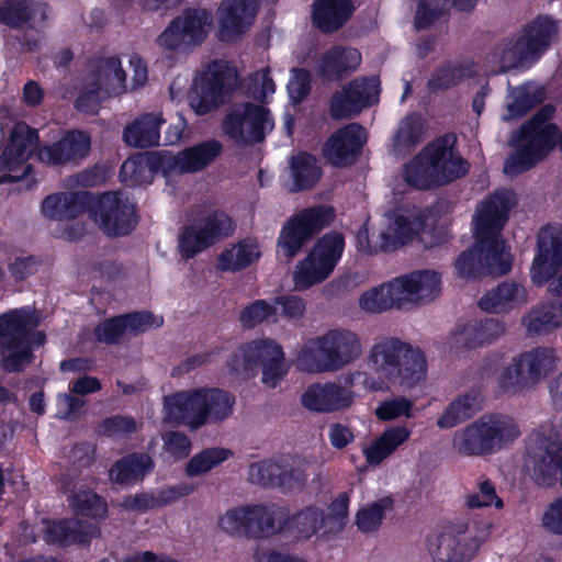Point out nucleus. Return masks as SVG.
Instances as JSON below:
<instances>
[{"mask_svg":"<svg viewBox=\"0 0 562 562\" xmlns=\"http://www.w3.org/2000/svg\"><path fill=\"white\" fill-rule=\"evenodd\" d=\"M92 220L109 236L127 235L137 222L135 205L120 192L104 193L94 205Z\"/></svg>","mask_w":562,"mask_h":562,"instance_id":"412c9836","label":"nucleus"},{"mask_svg":"<svg viewBox=\"0 0 562 562\" xmlns=\"http://www.w3.org/2000/svg\"><path fill=\"white\" fill-rule=\"evenodd\" d=\"M177 21L189 45L203 41L211 29V15L204 10L188 12Z\"/></svg>","mask_w":562,"mask_h":562,"instance_id":"864d4df0","label":"nucleus"},{"mask_svg":"<svg viewBox=\"0 0 562 562\" xmlns=\"http://www.w3.org/2000/svg\"><path fill=\"white\" fill-rule=\"evenodd\" d=\"M270 111L262 104L237 102L231 104L221 122L223 134L240 146H250L262 142L273 130Z\"/></svg>","mask_w":562,"mask_h":562,"instance_id":"f8f14e48","label":"nucleus"},{"mask_svg":"<svg viewBox=\"0 0 562 562\" xmlns=\"http://www.w3.org/2000/svg\"><path fill=\"white\" fill-rule=\"evenodd\" d=\"M397 301L423 304L434 301L441 292V276L432 270L415 271L394 279Z\"/></svg>","mask_w":562,"mask_h":562,"instance_id":"b1692460","label":"nucleus"},{"mask_svg":"<svg viewBox=\"0 0 562 562\" xmlns=\"http://www.w3.org/2000/svg\"><path fill=\"white\" fill-rule=\"evenodd\" d=\"M290 172L296 190L312 187L319 180L322 175L316 159L306 153H300L292 157Z\"/></svg>","mask_w":562,"mask_h":562,"instance_id":"8fccbe9b","label":"nucleus"},{"mask_svg":"<svg viewBox=\"0 0 562 562\" xmlns=\"http://www.w3.org/2000/svg\"><path fill=\"white\" fill-rule=\"evenodd\" d=\"M541 525L548 532L562 536V495L546 507L541 516Z\"/></svg>","mask_w":562,"mask_h":562,"instance_id":"774afa93","label":"nucleus"},{"mask_svg":"<svg viewBox=\"0 0 562 562\" xmlns=\"http://www.w3.org/2000/svg\"><path fill=\"white\" fill-rule=\"evenodd\" d=\"M369 373L363 380L368 391H387L391 385L411 390L426 378L427 364L422 351L396 338L375 342L367 357Z\"/></svg>","mask_w":562,"mask_h":562,"instance_id":"f03ea898","label":"nucleus"},{"mask_svg":"<svg viewBox=\"0 0 562 562\" xmlns=\"http://www.w3.org/2000/svg\"><path fill=\"white\" fill-rule=\"evenodd\" d=\"M361 338L348 329H330L307 341L296 358L299 370L307 373L337 372L362 355Z\"/></svg>","mask_w":562,"mask_h":562,"instance_id":"7ed1b4c3","label":"nucleus"},{"mask_svg":"<svg viewBox=\"0 0 562 562\" xmlns=\"http://www.w3.org/2000/svg\"><path fill=\"white\" fill-rule=\"evenodd\" d=\"M149 171L143 158L132 157L126 159L122 167L120 177L127 186H137L147 182L146 173Z\"/></svg>","mask_w":562,"mask_h":562,"instance_id":"69168bd1","label":"nucleus"},{"mask_svg":"<svg viewBox=\"0 0 562 562\" xmlns=\"http://www.w3.org/2000/svg\"><path fill=\"white\" fill-rule=\"evenodd\" d=\"M333 218L334 211L329 206L322 205L299 212L283 225L277 241L279 251L288 259H292L304 244Z\"/></svg>","mask_w":562,"mask_h":562,"instance_id":"6ab92c4d","label":"nucleus"},{"mask_svg":"<svg viewBox=\"0 0 562 562\" xmlns=\"http://www.w3.org/2000/svg\"><path fill=\"white\" fill-rule=\"evenodd\" d=\"M36 326L37 319L27 308L0 315V350L5 370H20L31 361L27 336Z\"/></svg>","mask_w":562,"mask_h":562,"instance_id":"4468645a","label":"nucleus"},{"mask_svg":"<svg viewBox=\"0 0 562 562\" xmlns=\"http://www.w3.org/2000/svg\"><path fill=\"white\" fill-rule=\"evenodd\" d=\"M528 300L527 291L516 282H503L487 291L479 301V306L486 313H508L524 305Z\"/></svg>","mask_w":562,"mask_h":562,"instance_id":"f704fd0d","label":"nucleus"},{"mask_svg":"<svg viewBox=\"0 0 562 562\" xmlns=\"http://www.w3.org/2000/svg\"><path fill=\"white\" fill-rule=\"evenodd\" d=\"M468 164L445 140L426 146L404 170L412 187L427 189L451 182L468 172Z\"/></svg>","mask_w":562,"mask_h":562,"instance_id":"1a4fd4ad","label":"nucleus"},{"mask_svg":"<svg viewBox=\"0 0 562 562\" xmlns=\"http://www.w3.org/2000/svg\"><path fill=\"white\" fill-rule=\"evenodd\" d=\"M425 133L424 121L419 115L411 114L400 122L393 138V150L396 154L408 151L419 143Z\"/></svg>","mask_w":562,"mask_h":562,"instance_id":"603ef678","label":"nucleus"},{"mask_svg":"<svg viewBox=\"0 0 562 562\" xmlns=\"http://www.w3.org/2000/svg\"><path fill=\"white\" fill-rule=\"evenodd\" d=\"M450 3V0H420L415 24L418 29L427 27L436 18H438Z\"/></svg>","mask_w":562,"mask_h":562,"instance_id":"338daca9","label":"nucleus"},{"mask_svg":"<svg viewBox=\"0 0 562 562\" xmlns=\"http://www.w3.org/2000/svg\"><path fill=\"white\" fill-rule=\"evenodd\" d=\"M525 465L539 485H562V420L547 422L530 434Z\"/></svg>","mask_w":562,"mask_h":562,"instance_id":"6e6552de","label":"nucleus"},{"mask_svg":"<svg viewBox=\"0 0 562 562\" xmlns=\"http://www.w3.org/2000/svg\"><path fill=\"white\" fill-rule=\"evenodd\" d=\"M46 19L43 4L27 2H8L0 7V22L8 25H21L25 22H42Z\"/></svg>","mask_w":562,"mask_h":562,"instance_id":"09e8293b","label":"nucleus"},{"mask_svg":"<svg viewBox=\"0 0 562 562\" xmlns=\"http://www.w3.org/2000/svg\"><path fill=\"white\" fill-rule=\"evenodd\" d=\"M355 393L336 382L314 383L302 394V405L316 413H334L350 408Z\"/></svg>","mask_w":562,"mask_h":562,"instance_id":"393cba45","label":"nucleus"},{"mask_svg":"<svg viewBox=\"0 0 562 562\" xmlns=\"http://www.w3.org/2000/svg\"><path fill=\"white\" fill-rule=\"evenodd\" d=\"M293 533L299 540H308L312 537H324L333 533L327 528L326 513L316 507H307L297 513L292 519Z\"/></svg>","mask_w":562,"mask_h":562,"instance_id":"79ce46f5","label":"nucleus"},{"mask_svg":"<svg viewBox=\"0 0 562 562\" xmlns=\"http://www.w3.org/2000/svg\"><path fill=\"white\" fill-rule=\"evenodd\" d=\"M391 507L389 498H382L361 508L357 513V526L362 532L376 530L382 524L384 513Z\"/></svg>","mask_w":562,"mask_h":562,"instance_id":"4d7b16f0","label":"nucleus"},{"mask_svg":"<svg viewBox=\"0 0 562 562\" xmlns=\"http://www.w3.org/2000/svg\"><path fill=\"white\" fill-rule=\"evenodd\" d=\"M71 505L81 515L101 518L106 514L105 503L97 494L91 492L75 494L71 499Z\"/></svg>","mask_w":562,"mask_h":562,"instance_id":"bf43d9fd","label":"nucleus"},{"mask_svg":"<svg viewBox=\"0 0 562 562\" xmlns=\"http://www.w3.org/2000/svg\"><path fill=\"white\" fill-rule=\"evenodd\" d=\"M412 430L404 425L386 427L380 435L364 443L361 452L369 467L376 468L389 459L398 448L405 445Z\"/></svg>","mask_w":562,"mask_h":562,"instance_id":"c85d7f7f","label":"nucleus"},{"mask_svg":"<svg viewBox=\"0 0 562 562\" xmlns=\"http://www.w3.org/2000/svg\"><path fill=\"white\" fill-rule=\"evenodd\" d=\"M37 144V133L18 122L0 153V183L19 181L31 172L29 159Z\"/></svg>","mask_w":562,"mask_h":562,"instance_id":"a211bd4d","label":"nucleus"},{"mask_svg":"<svg viewBox=\"0 0 562 562\" xmlns=\"http://www.w3.org/2000/svg\"><path fill=\"white\" fill-rule=\"evenodd\" d=\"M414 403L405 396H393L378 404L374 415L381 422H392L401 418L409 419L413 414Z\"/></svg>","mask_w":562,"mask_h":562,"instance_id":"6e6d98bb","label":"nucleus"},{"mask_svg":"<svg viewBox=\"0 0 562 562\" xmlns=\"http://www.w3.org/2000/svg\"><path fill=\"white\" fill-rule=\"evenodd\" d=\"M89 194L85 191L56 192L47 195L41 204L43 217L55 222H69L86 211Z\"/></svg>","mask_w":562,"mask_h":562,"instance_id":"c756f323","label":"nucleus"},{"mask_svg":"<svg viewBox=\"0 0 562 562\" xmlns=\"http://www.w3.org/2000/svg\"><path fill=\"white\" fill-rule=\"evenodd\" d=\"M125 79L120 59L110 57L100 61L95 71L87 78L77 108L85 113H95L103 99L126 91Z\"/></svg>","mask_w":562,"mask_h":562,"instance_id":"f3484780","label":"nucleus"},{"mask_svg":"<svg viewBox=\"0 0 562 562\" xmlns=\"http://www.w3.org/2000/svg\"><path fill=\"white\" fill-rule=\"evenodd\" d=\"M234 456L231 449L213 447L194 454L186 465V474L190 477L210 472Z\"/></svg>","mask_w":562,"mask_h":562,"instance_id":"3c124183","label":"nucleus"},{"mask_svg":"<svg viewBox=\"0 0 562 562\" xmlns=\"http://www.w3.org/2000/svg\"><path fill=\"white\" fill-rule=\"evenodd\" d=\"M154 468L148 454H130L119 460L111 469V480L120 484H130L142 480Z\"/></svg>","mask_w":562,"mask_h":562,"instance_id":"a19ab883","label":"nucleus"},{"mask_svg":"<svg viewBox=\"0 0 562 562\" xmlns=\"http://www.w3.org/2000/svg\"><path fill=\"white\" fill-rule=\"evenodd\" d=\"M361 54L350 46L335 45L324 50L316 64V71L324 78L337 80L349 76L361 64Z\"/></svg>","mask_w":562,"mask_h":562,"instance_id":"2f4dec72","label":"nucleus"},{"mask_svg":"<svg viewBox=\"0 0 562 562\" xmlns=\"http://www.w3.org/2000/svg\"><path fill=\"white\" fill-rule=\"evenodd\" d=\"M251 510L259 512V515L251 519V536H269L281 529L284 518V513L281 509L252 505Z\"/></svg>","mask_w":562,"mask_h":562,"instance_id":"5fc2aeb1","label":"nucleus"},{"mask_svg":"<svg viewBox=\"0 0 562 562\" xmlns=\"http://www.w3.org/2000/svg\"><path fill=\"white\" fill-rule=\"evenodd\" d=\"M490 536L488 522L446 524L427 536L426 552L432 562H471Z\"/></svg>","mask_w":562,"mask_h":562,"instance_id":"423d86ee","label":"nucleus"},{"mask_svg":"<svg viewBox=\"0 0 562 562\" xmlns=\"http://www.w3.org/2000/svg\"><path fill=\"white\" fill-rule=\"evenodd\" d=\"M522 324L529 334H541L562 326V304L536 307L522 318Z\"/></svg>","mask_w":562,"mask_h":562,"instance_id":"a18cd8bd","label":"nucleus"},{"mask_svg":"<svg viewBox=\"0 0 562 562\" xmlns=\"http://www.w3.org/2000/svg\"><path fill=\"white\" fill-rule=\"evenodd\" d=\"M235 397L218 389L179 392L165 397L164 419L198 429L207 422L221 423L233 414Z\"/></svg>","mask_w":562,"mask_h":562,"instance_id":"20e7f679","label":"nucleus"},{"mask_svg":"<svg viewBox=\"0 0 562 562\" xmlns=\"http://www.w3.org/2000/svg\"><path fill=\"white\" fill-rule=\"evenodd\" d=\"M533 61L516 34L504 38L485 58V66L492 74H501Z\"/></svg>","mask_w":562,"mask_h":562,"instance_id":"72a5a7b5","label":"nucleus"},{"mask_svg":"<svg viewBox=\"0 0 562 562\" xmlns=\"http://www.w3.org/2000/svg\"><path fill=\"white\" fill-rule=\"evenodd\" d=\"M349 496L346 493L339 494L329 505L326 514L327 528L333 533L340 531L348 516Z\"/></svg>","mask_w":562,"mask_h":562,"instance_id":"0e129e2a","label":"nucleus"},{"mask_svg":"<svg viewBox=\"0 0 562 562\" xmlns=\"http://www.w3.org/2000/svg\"><path fill=\"white\" fill-rule=\"evenodd\" d=\"M234 68L224 63H213L194 80L189 104L198 115L215 110L236 83Z\"/></svg>","mask_w":562,"mask_h":562,"instance_id":"dca6fc26","label":"nucleus"},{"mask_svg":"<svg viewBox=\"0 0 562 562\" xmlns=\"http://www.w3.org/2000/svg\"><path fill=\"white\" fill-rule=\"evenodd\" d=\"M252 505L239 506L226 510L218 518V528L232 537L251 536V517L258 516V510H251Z\"/></svg>","mask_w":562,"mask_h":562,"instance_id":"49530a36","label":"nucleus"},{"mask_svg":"<svg viewBox=\"0 0 562 562\" xmlns=\"http://www.w3.org/2000/svg\"><path fill=\"white\" fill-rule=\"evenodd\" d=\"M380 81L376 77L356 79L331 100V115L336 119L358 114L363 108L378 101Z\"/></svg>","mask_w":562,"mask_h":562,"instance_id":"5701e85b","label":"nucleus"},{"mask_svg":"<svg viewBox=\"0 0 562 562\" xmlns=\"http://www.w3.org/2000/svg\"><path fill=\"white\" fill-rule=\"evenodd\" d=\"M258 0H226L218 9L220 36L231 41L252 23Z\"/></svg>","mask_w":562,"mask_h":562,"instance_id":"cd10ccee","label":"nucleus"},{"mask_svg":"<svg viewBox=\"0 0 562 562\" xmlns=\"http://www.w3.org/2000/svg\"><path fill=\"white\" fill-rule=\"evenodd\" d=\"M344 246V238L340 234L324 235L313 246L308 255L294 267V288L297 291H305L326 280L340 259Z\"/></svg>","mask_w":562,"mask_h":562,"instance_id":"2eb2a0df","label":"nucleus"},{"mask_svg":"<svg viewBox=\"0 0 562 562\" xmlns=\"http://www.w3.org/2000/svg\"><path fill=\"white\" fill-rule=\"evenodd\" d=\"M393 305L401 306L394 286V280L371 288L359 297V306L367 313H382Z\"/></svg>","mask_w":562,"mask_h":562,"instance_id":"de8ad7c7","label":"nucleus"},{"mask_svg":"<svg viewBox=\"0 0 562 562\" xmlns=\"http://www.w3.org/2000/svg\"><path fill=\"white\" fill-rule=\"evenodd\" d=\"M480 396L476 392L460 395L443 411L437 420V426L442 429L457 426L474 415L480 408Z\"/></svg>","mask_w":562,"mask_h":562,"instance_id":"c03bdc74","label":"nucleus"},{"mask_svg":"<svg viewBox=\"0 0 562 562\" xmlns=\"http://www.w3.org/2000/svg\"><path fill=\"white\" fill-rule=\"evenodd\" d=\"M227 364L231 371L246 375L254 369L261 368L262 383L268 387H276L288 372L282 347L268 338L243 345Z\"/></svg>","mask_w":562,"mask_h":562,"instance_id":"9b49d317","label":"nucleus"},{"mask_svg":"<svg viewBox=\"0 0 562 562\" xmlns=\"http://www.w3.org/2000/svg\"><path fill=\"white\" fill-rule=\"evenodd\" d=\"M350 0H319L314 3L313 20L323 32L339 29L352 14Z\"/></svg>","mask_w":562,"mask_h":562,"instance_id":"58836bf2","label":"nucleus"},{"mask_svg":"<svg viewBox=\"0 0 562 562\" xmlns=\"http://www.w3.org/2000/svg\"><path fill=\"white\" fill-rule=\"evenodd\" d=\"M552 114L553 109L546 106L512 138L517 153L505 162V173L513 176L529 169L546 157L558 143L562 150V133L560 134L558 126L550 122Z\"/></svg>","mask_w":562,"mask_h":562,"instance_id":"0eeeda50","label":"nucleus"},{"mask_svg":"<svg viewBox=\"0 0 562 562\" xmlns=\"http://www.w3.org/2000/svg\"><path fill=\"white\" fill-rule=\"evenodd\" d=\"M95 535L97 528L94 526L83 527L77 520H59L46 525L44 539L48 543L69 544L86 542Z\"/></svg>","mask_w":562,"mask_h":562,"instance_id":"ea45409f","label":"nucleus"},{"mask_svg":"<svg viewBox=\"0 0 562 562\" xmlns=\"http://www.w3.org/2000/svg\"><path fill=\"white\" fill-rule=\"evenodd\" d=\"M366 142V130L356 123L349 124L327 139L323 148L324 157L334 166L350 165L356 160Z\"/></svg>","mask_w":562,"mask_h":562,"instance_id":"a878e982","label":"nucleus"},{"mask_svg":"<svg viewBox=\"0 0 562 562\" xmlns=\"http://www.w3.org/2000/svg\"><path fill=\"white\" fill-rule=\"evenodd\" d=\"M91 137L81 131L68 133L57 143L38 149V159L47 165L77 162L88 156Z\"/></svg>","mask_w":562,"mask_h":562,"instance_id":"bb28decb","label":"nucleus"},{"mask_svg":"<svg viewBox=\"0 0 562 562\" xmlns=\"http://www.w3.org/2000/svg\"><path fill=\"white\" fill-rule=\"evenodd\" d=\"M557 34L558 25L549 16H538L516 33L532 60L548 49Z\"/></svg>","mask_w":562,"mask_h":562,"instance_id":"e433bc0d","label":"nucleus"},{"mask_svg":"<svg viewBox=\"0 0 562 562\" xmlns=\"http://www.w3.org/2000/svg\"><path fill=\"white\" fill-rule=\"evenodd\" d=\"M505 333V326L497 319L486 318L458 325L450 336L454 348H476L490 344Z\"/></svg>","mask_w":562,"mask_h":562,"instance_id":"7c9ffc66","label":"nucleus"},{"mask_svg":"<svg viewBox=\"0 0 562 562\" xmlns=\"http://www.w3.org/2000/svg\"><path fill=\"white\" fill-rule=\"evenodd\" d=\"M521 435L514 418L503 414L483 415L457 431L454 449L465 456H484L513 443Z\"/></svg>","mask_w":562,"mask_h":562,"instance_id":"9d476101","label":"nucleus"},{"mask_svg":"<svg viewBox=\"0 0 562 562\" xmlns=\"http://www.w3.org/2000/svg\"><path fill=\"white\" fill-rule=\"evenodd\" d=\"M513 205L514 194L510 191L497 192L480 204L474 216L475 245L462 252L454 263L461 278L485 273L501 276L509 271L512 258L505 243L499 239V232Z\"/></svg>","mask_w":562,"mask_h":562,"instance_id":"f257e3e1","label":"nucleus"},{"mask_svg":"<svg viewBox=\"0 0 562 562\" xmlns=\"http://www.w3.org/2000/svg\"><path fill=\"white\" fill-rule=\"evenodd\" d=\"M281 464L274 461H259L252 463L248 469V479L258 485H277Z\"/></svg>","mask_w":562,"mask_h":562,"instance_id":"052dcab7","label":"nucleus"},{"mask_svg":"<svg viewBox=\"0 0 562 562\" xmlns=\"http://www.w3.org/2000/svg\"><path fill=\"white\" fill-rule=\"evenodd\" d=\"M557 366L552 349L535 348L515 357L498 375V386L504 392L518 393L543 381Z\"/></svg>","mask_w":562,"mask_h":562,"instance_id":"ddd939ff","label":"nucleus"},{"mask_svg":"<svg viewBox=\"0 0 562 562\" xmlns=\"http://www.w3.org/2000/svg\"><path fill=\"white\" fill-rule=\"evenodd\" d=\"M380 236L382 250H391L412 241L431 248L446 239V231L431 210L404 205L385 216V228Z\"/></svg>","mask_w":562,"mask_h":562,"instance_id":"39448f33","label":"nucleus"},{"mask_svg":"<svg viewBox=\"0 0 562 562\" xmlns=\"http://www.w3.org/2000/svg\"><path fill=\"white\" fill-rule=\"evenodd\" d=\"M124 319V330L126 335H136L151 328H158L162 325L161 316H156L148 312L133 313L121 316Z\"/></svg>","mask_w":562,"mask_h":562,"instance_id":"680f3d73","label":"nucleus"},{"mask_svg":"<svg viewBox=\"0 0 562 562\" xmlns=\"http://www.w3.org/2000/svg\"><path fill=\"white\" fill-rule=\"evenodd\" d=\"M543 100V91L536 85H524L508 92L505 121L518 119Z\"/></svg>","mask_w":562,"mask_h":562,"instance_id":"37998d69","label":"nucleus"},{"mask_svg":"<svg viewBox=\"0 0 562 562\" xmlns=\"http://www.w3.org/2000/svg\"><path fill=\"white\" fill-rule=\"evenodd\" d=\"M161 113H145L125 126L123 140L135 148L158 146L160 126L165 123Z\"/></svg>","mask_w":562,"mask_h":562,"instance_id":"c9c22d12","label":"nucleus"},{"mask_svg":"<svg viewBox=\"0 0 562 562\" xmlns=\"http://www.w3.org/2000/svg\"><path fill=\"white\" fill-rule=\"evenodd\" d=\"M162 441L164 453L175 461L188 457L192 449L190 439L180 432L169 431L162 436Z\"/></svg>","mask_w":562,"mask_h":562,"instance_id":"e2e57ef3","label":"nucleus"},{"mask_svg":"<svg viewBox=\"0 0 562 562\" xmlns=\"http://www.w3.org/2000/svg\"><path fill=\"white\" fill-rule=\"evenodd\" d=\"M223 145L211 138L179 151L170 161V168L180 173H193L205 169L222 154Z\"/></svg>","mask_w":562,"mask_h":562,"instance_id":"473e14b6","label":"nucleus"},{"mask_svg":"<svg viewBox=\"0 0 562 562\" xmlns=\"http://www.w3.org/2000/svg\"><path fill=\"white\" fill-rule=\"evenodd\" d=\"M276 315L277 307L274 306V301L257 300L241 311L240 322L246 327H255Z\"/></svg>","mask_w":562,"mask_h":562,"instance_id":"13d9d810","label":"nucleus"},{"mask_svg":"<svg viewBox=\"0 0 562 562\" xmlns=\"http://www.w3.org/2000/svg\"><path fill=\"white\" fill-rule=\"evenodd\" d=\"M530 276L533 283L550 282L551 289L562 294V227L547 226L540 231Z\"/></svg>","mask_w":562,"mask_h":562,"instance_id":"aec40b11","label":"nucleus"},{"mask_svg":"<svg viewBox=\"0 0 562 562\" xmlns=\"http://www.w3.org/2000/svg\"><path fill=\"white\" fill-rule=\"evenodd\" d=\"M261 257V249L256 239L245 238L225 248L217 258V268L222 271L236 272L246 269Z\"/></svg>","mask_w":562,"mask_h":562,"instance_id":"4c0bfd02","label":"nucleus"},{"mask_svg":"<svg viewBox=\"0 0 562 562\" xmlns=\"http://www.w3.org/2000/svg\"><path fill=\"white\" fill-rule=\"evenodd\" d=\"M232 231L231 218L222 212H213L183 231L179 238V251L183 258H192Z\"/></svg>","mask_w":562,"mask_h":562,"instance_id":"4be33fe9","label":"nucleus"}]
</instances>
